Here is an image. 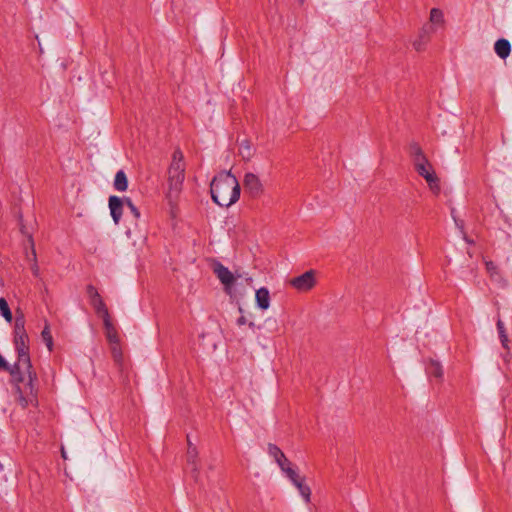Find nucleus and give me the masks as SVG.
<instances>
[{
	"label": "nucleus",
	"mask_w": 512,
	"mask_h": 512,
	"mask_svg": "<svg viewBox=\"0 0 512 512\" xmlns=\"http://www.w3.org/2000/svg\"><path fill=\"white\" fill-rule=\"evenodd\" d=\"M8 372L11 375V382L15 387L18 403L23 408L27 407L36 400L34 382L37 380V375L33 370L31 361H28V366L24 367L21 364V360H17V362L9 368Z\"/></svg>",
	"instance_id": "nucleus-1"
},
{
	"label": "nucleus",
	"mask_w": 512,
	"mask_h": 512,
	"mask_svg": "<svg viewBox=\"0 0 512 512\" xmlns=\"http://www.w3.org/2000/svg\"><path fill=\"white\" fill-rule=\"evenodd\" d=\"M213 201L221 207H230L240 197V185L237 178L228 172L215 176L210 185Z\"/></svg>",
	"instance_id": "nucleus-2"
},
{
	"label": "nucleus",
	"mask_w": 512,
	"mask_h": 512,
	"mask_svg": "<svg viewBox=\"0 0 512 512\" xmlns=\"http://www.w3.org/2000/svg\"><path fill=\"white\" fill-rule=\"evenodd\" d=\"M185 162L180 149H176L172 155V161L168 168V190L166 198L171 206L178 201L185 180Z\"/></svg>",
	"instance_id": "nucleus-3"
},
{
	"label": "nucleus",
	"mask_w": 512,
	"mask_h": 512,
	"mask_svg": "<svg viewBox=\"0 0 512 512\" xmlns=\"http://www.w3.org/2000/svg\"><path fill=\"white\" fill-rule=\"evenodd\" d=\"M414 168L417 173L425 179L432 192L438 193L440 191L439 178L428 158L424 160L420 159L419 162L414 164Z\"/></svg>",
	"instance_id": "nucleus-4"
},
{
	"label": "nucleus",
	"mask_w": 512,
	"mask_h": 512,
	"mask_svg": "<svg viewBox=\"0 0 512 512\" xmlns=\"http://www.w3.org/2000/svg\"><path fill=\"white\" fill-rule=\"evenodd\" d=\"M317 272L313 269L288 280V284L298 292H308L312 290L316 283Z\"/></svg>",
	"instance_id": "nucleus-5"
},
{
	"label": "nucleus",
	"mask_w": 512,
	"mask_h": 512,
	"mask_svg": "<svg viewBox=\"0 0 512 512\" xmlns=\"http://www.w3.org/2000/svg\"><path fill=\"white\" fill-rule=\"evenodd\" d=\"M213 272L224 285L225 292L227 294H231L232 287L236 281V277L233 275V273L219 262L214 264Z\"/></svg>",
	"instance_id": "nucleus-6"
},
{
	"label": "nucleus",
	"mask_w": 512,
	"mask_h": 512,
	"mask_svg": "<svg viewBox=\"0 0 512 512\" xmlns=\"http://www.w3.org/2000/svg\"><path fill=\"white\" fill-rule=\"evenodd\" d=\"M243 186L252 198H259L263 192L264 187L259 177L254 173H246L243 179Z\"/></svg>",
	"instance_id": "nucleus-7"
},
{
	"label": "nucleus",
	"mask_w": 512,
	"mask_h": 512,
	"mask_svg": "<svg viewBox=\"0 0 512 512\" xmlns=\"http://www.w3.org/2000/svg\"><path fill=\"white\" fill-rule=\"evenodd\" d=\"M87 294L90 298L91 305L94 307L96 313L102 317L107 316L109 314V311L103 302L100 294L98 293L97 289L93 285L87 286Z\"/></svg>",
	"instance_id": "nucleus-8"
},
{
	"label": "nucleus",
	"mask_w": 512,
	"mask_h": 512,
	"mask_svg": "<svg viewBox=\"0 0 512 512\" xmlns=\"http://www.w3.org/2000/svg\"><path fill=\"white\" fill-rule=\"evenodd\" d=\"M14 343L18 353V360H21L22 366L27 367L28 361H31L29 356L28 335L14 337Z\"/></svg>",
	"instance_id": "nucleus-9"
},
{
	"label": "nucleus",
	"mask_w": 512,
	"mask_h": 512,
	"mask_svg": "<svg viewBox=\"0 0 512 512\" xmlns=\"http://www.w3.org/2000/svg\"><path fill=\"white\" fill-rule=\"evenodd\" d=\"M187 463L191 467L192 477L195 482L199 481L200 477V463H199V453L196 446H191L187 448Z\"/></svg>",
	"instance_id": "nucleus-10"
},
{
	"label": "nucleus",
	"mask_w": 512,
	"mask_h": 512,
	"mask_svg": "<svg viewBox=\"0 0 512 512\" xmlns=\"http://www.w3.org/2000/svg\"><path fill=\"white\" fill-rule=\"evenodd\" d=\"M124 201L117 196L109 197L110 213L115 224H118L123 213Z\"/></svg>",
	"instance_id": "nucleus-11"
},
{
	"label": "nucleus",
	"mask_w": 512,
	"mask_h": 512,
	"mask_svg": "<svg viewBox=\"0 0 512 512\" xmlns=\"http://www.w3.org/2000/svg\"><path fill=\"white\" fill-rule=\"evenodd\" d=\"M101 318L103 319L105 334L109 343L119 342L118 332L115 326L112 324L110 314H107V316H102Z\"/></svg>",
	"instance_id": "nucleus-12"
},
{
	"label": "nucleus",
	"mask_w": 512,
	"mask_h": 512,
	"mask_svg": "<svg viewBox=\"0 0 512 512\" xmlns=\"http://www.w3.org/2000/svg\"><path fill=\"white\" fill-rule=\"evenodd\" d=\"M268 452L275 459L277 464L280 466L281 470L290 465L289 460L286 458L285 454L281 451V449L278 446L274 444H269Z\"/></svg>",
	"instance_id": "nucleus-13"
},
{
	"label": "nucleus",
	"mask_w": 512,
	"mask_h": 512,
	"mask_svg": "<svg viewBox=\"0 0 512 512\" xmlns=\"http://www.w3.org/2000/svg\"><path fill=\"white\" fill-rule=\"evenodd\" d=\"M429 23L432 29L442 28L445 25L444 12L439 8H432L429 11Z\"/></svg>",
	"instance_id": "nucleus-14"
},
{
	"label": "nucleus",
	"mask_w": 512,
	"mask_h": 512,
	"mask_svg": "<svg viewBox=\"0 0 512 512\" xmlns=\"http://www.w3.org/2000/svg\"><path fill=\"white\" fill-rule=\"evenodd\" d=\"M256 303L262 310H267L270 307V293L265 287H262L256 291L255 294Z\"/></svg>",
	"instance_id": "nucleus-15"
},
{
	"label": "nucleus",
	"mask_w": 512,
	"mask_h": 512,
	"mask_svg": "<svg viewBox=\"0 0 512 512\" xmlns=\"http://www.w3.org/2000/svg\"><path fill=\"white\" fill-rule=\"evenodd\" d=\"M27 336L25 330V316L19 309L16 310L15 326H14V337Z\"/></svg>",
	"instance_id": "nucleus-16"
},
{
	"label": "nucleus",
	"mask_w": 512,
	"mask_h": 512,
	"mask_svg": "<svg viewBox=\"0 0 512 512\" xmlns=\"http://www.w3.org/2000/svg\"><path fill=\"white\" fill-rule=\"evenodd\" d=\"M494 49L500 58L505 59L511 52V45L506 39H500L495 43Z\"/></svg>",
	"instance_id": "nucleus-17"
},
{
	"label": "nucleus",
	"mask_w": 512,
	"mask_h": 512,
	"mask_svg": "<svg viewBox=\"0 0 512 512\" xmlns=\"http://www.w3.org/2000/svg\"><path fill=\"white\" fill-rule=\"evenodd\" d=\"M114 188L117 191L124 192L128 188V179L123 170H119L115 175Z\"/></svg>",
	"instance_id": "nucleus-18"
},
{
	"label": "nucleus",
	"mask_w": 512,
	"mask_h": 512,
	"mask_svg": "<svg viewBox=\"0 0 512 512\" xmlns=\"http://www.w3.org/2000/svg\"><path fill=\"white\" fill-rule=\"evenodd\" d=\"M410 155L412 157L413 164L421 160L426 159V155L422 148L417 143H412L409 147Z\"/></svg>",
	"instance_id": "nucleus-19"
},
{
	"label": "nucleus",
	"mask_w": 512,
	"mask_h": 512,
	"mask_svg": "<svg viewBox=\"0 0 512 512\" xmlns=\"http://www.w3.org/2000/svg\"><path fill=\"white\" fill-rule=\"evenodd\" d=\"M42 340L45 342L48 350L51 352L53 350V338L50 331V326L48 323L45 324L42 332H41Z\"/></svg>",
	"instance_id": "nucleus-20"
},
{
	"label": "nucleus",
	"mask_w": 512,
	"mask_h": 512,
	"mask_svg": "<svg viewBox=\"0 0 512 512\" xmlns=\"http://www.w3.org/2000/svg\"><path fill=\"white\" fill-rule=\"evenodd\" d=\"M0 313L7 322H12V312L5 298H0Z\"/></svg>",
	"instance_id": "nucleus-21"
},
{
	"label": "nucleus",
	"mask_w": 512,
	"mask_h": 512,
	"mask_svg": "<svg viewBox=\"0 0 512 512\" xmlns=\"http://www.w3.org/2000/svg\"><path fill=\"white\" fill-rule=\"evenodd\" d=\"M295 486L298 488L300 494L303 496L306 502L310 501L311 490L310 488L304 484V479L300 482L296 483Z\"/></svg>",
	"instance_id": "nucleus-22"
},
{
	"label": "nucleus",
	"mask_w": 512,
	"mask_h": 512,
	"mask_svg": "<svg viewBox=\"0 0 512 512\" xmlns=\"http://www.w3.org/2000/svg\"><path fill=\"white\" fill-rule=\"evenodd\" d=\"M282 471L286 473L287 477L293 482L294 485L303 479L289 465L285 467Z\"/></svg>",
	"instance_id": "nucleus-23"
},
{
	"label": "nucleus",
	"mask_w": 512,
	"mask_h": 512,
	"mask_svg": "<svg viewBox=\"0 0 512 512\" xmlns=\"http://www.w3.org/2000/svg\"><path fill=\"white\" fill-rule=\"evenodd\" d=\"M111 344V353L115 361L119 362L122 359V351L119 345V342L110 343Z\"/></svg>",
	"instance_id": "nucleus-24"
},
{
	"label": "nucleus",
	"mask_w": 512,
	"mask_h": 512,
	"mask_svg": "<svg viewBox=\"0 0 512 512\" xmlns=\"http://www.w3.org/2000/svg\"><path fill=\"white\" fill-rule=\"evenodd\" d=\"M239 151H240V154L244 157V158H250L252 153H251V147L249 145L248 142H243L241 143L240 145V148H239Z\"/></svg>",
	"instance_id": "nucleus-25"
},
{
	"label": "nucleus",
	"mask_w": 512,
	"mask_h": 512,
	"mask_svg": "<svg viewBox=\"0 0 512 512\" xmlns=\"http://www.w3.org/2000/svg\"><path fill=\"white\" fill-rule=\"evenodd\" d=\"M427 41H422V40H415L413 42V48L417 51V52H421L425 49V44H426Z\"/></svg>",
	"instance_id": "nucleus-26"
},
{
	"label": "nucleus",
	"mask_w": 512,
	"mask_h": 512,
	"mask_svg": "<svg viewBox=\"0 0 512 512\" xmlns=\"http://www.w3.org/2000/svg\"><path fill=\"white\" fill-rule=\"evenodd\" d=\"M33 259H34V264L32 265L31 269H32L33 274L35 276H38L39 275V267L36 263V253L34 250H33Z\"/></svg>",
	"instance_id": "nucleus-27"
},
{
	"label": "nucleus",
	"mask_w": 512,
	"mask_h": 512,
	"mask_svg": "<svg viewBox=\"0 0 512 512\" xmlns=\"http://www.w3.org/2000/svg\"><path fill=\"white\" fill-rule=\"evenodd\" d=\"M432 374L435 376V377H442L443 375V369L441 366L439 365H435V367L433 368V371H432Z\"/></svg>",
	"instance_id": "nucleus-28"
},
{
	"label": "nucleus",
	"mask_w": 512,
	"mask_h": 512,
	"mask_svg": "<svg viewBox=\"0 0 512 512\" xmlns=\"http://www.w3.org/2000/svg\"><path fill=\"white\" fill-rule=\"evenodd\" d=\"M11 366L5 361V359L0 354V370L8 371Z\"/></svg>",
	"instance_id": "nucleus-29"
},
{
	"label": "nucleus",
	"mask_w": 512,
	"mask_h": 512,
	"mask_svg": "<svg viewBox=\"0 0 512 512\" xmlns=\"http://www.w3.org/2000/svg\"><path fill=\"white\" fill-rule=\"evenodd\" d=\"M498 329L501 334L502 342L505 344L507 342V337L504 334V326L501 322H498Z\"/></svg>",
	"instance_id": "nucleus-30"
},
{
	"label": "nucleus",
	"mask_w": 512,
	"mask_h": 512,
	"mask_svg": "<svg viewBox=\"0 0 512 512\" xmlns=\"http://www.w3.org/2000/svg\"><path fill=\"white\" fill-rule=\"evenodd\" d=\"M246 323H247V319H246V317H245V316H243V315H242V316H240V317L238 318V320H237V324H238L239 326L245 325Z\"/></svg>",
	"instance_id": "nucleus-31"
},
{
	"label": "nucleus",
	"mask_w": 512,
	"mask_h": 512,
	"mask_svg": "<svg viewBox=\"0 0 512 512\" xmlns=\"http://www.w3.org/2000/svg\"><path fill=\"white\" fill-rule=\"evenodd\" d=\"M130 211L133 213V215H134L136 218H139V217H140V212H139V210H138L135 206L131 207V208H130Z\"/></svg>",
	"instance_id": "nucleus-32"
},
{
	"label": "nucleus",
	"mask_w": 512,
	"mask_h": 512,
	"mask_svg": "<svg viewBox=\"0 0 512 512\" xmlns=\"http://www.w3.org/2000/svg\"><path fill=\"white\" fill-rule=\"evenodd\" d=\"M123 201H124V204H126V205L128 206V208H129V209H130L131 207L135 206V205L132 203V201H131V199H130V198H124V199H123Z\"/></svg>",
	"instance_id": "nucleus-33"
},
{
	"label": "nucleus",
	"mask_w": 512,
	"mask_h": 512,
	"mask_svg": "<svg viewBox=\"0 0 512 512\" xmlns=\"http://www.w3.org/2000/svg\"><path fill=\"white\" fill-rule=\"evenodd\" d=\"M187 446H188V447L195 446V445L192 443V441L190 440V437H189V436H187Z\"/></svg>",
	"instance_id": "nucleus-34"
},
{
	"label": "nucleus",
	"mask_w": 512,
	"mask_h": 512,
	"mask_svg": "<svg viewBox=\"0 0 512 512\" xmlns=\"http://www.w3.org/2000/svg\"><path fill=\"white\" fill-rule=\"evenodd\" d=\"M61 454H62V457H63L64 459H66V453H65V450H64L63 448H62V450H61Z\"/></svg>",
	"instance_id": "nucleus-35"
},
{
	"label": "nucleus",
	"mask_w": 512,
	"mask_h": 512,
	"mask_svg": "<svg viewBox=\"0 0 512 512\" xmlns=\"http://www.w3.org/2000/svg\"><path fill=\"white\" fill-rule=\"evenodd\" d=\"M248 325H249V327H250V328H252V329L255 327L254 322H249V323H248Z\"/></svg>",
	"instance_id": "nucleus-36"
},
{
	"label": "nucleus",
	"mask_w": 512,
	"mask_h": 512,
	"mask_svg": "<svg viewBox=\"0 0 512 512\" xmlns=\"http://www.w3.org/2000/svg\"><path fill=\"white\" fill-rule=\"evenodd\" d=\"M305 0H299L300 4H303Z\"/></svg>",
	"instance_id": "nucleus-37"
}]
</instances>
